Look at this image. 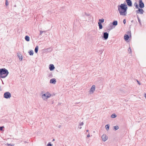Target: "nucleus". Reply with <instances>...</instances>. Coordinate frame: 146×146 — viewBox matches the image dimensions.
<instances>
[{
    "label": "nucleus",
    "mask_w": 146,
    "mask_h": 146,
    "mask_svg": "<svg viewBox=\"0 0 146 146\" xmlns=\"http://www.w3.org/2000/svg\"><path fill=\"white\" fill-rule=\"evenodd\" d=\"M127 5L130 7H131L132 6V1L131 0H126Z\"/></svg>",
    "instance_id": "obj_10"
},
{
    "label": "nucleus",
    "mask_w": 146,
    "mask_h": 146,
    "mask_svg": "<svg viewBox=\"0 0 146 146\" xmlns=\"http://www.w3.org/2000/svg\"><path fill=\"white\" fill-rule=\"evenodd\" d=\"M109 125L108 124L106 125L105 126L106 129L107 130H108L109 128Z\"/></svg>",
    "instance_id": "obj_22"
},
{
    "label": "nucleus",
    "mask_w": 146,
    "mask_h": 146,
    "mask_svg": "<svg viewBox=\"0 0 146 146\" xmlns=\"http://www.w3.org/2000/svg\"><path fill=\"white\" fill-rule=\"evenodd\" d=\"M128 51L129 53H131V49L130 47H129L128 49Z\"/></svg>",
    "instance_id": "obj_26"
},
{
    "label": "nucleus",
    "mask_w": 146,
    "mask_h": 146,
    "mask_svg": "<svg viewBox=\"0 0 146 146\" xmlns=\"http://www.w3.org/2000/svg\"><path fill=\"white\" fill-rule=\"evenodd\" d=\"M55 67L52 64H50L49 66V68L50 71H52L54 69Z\"/></svg>",
    "instance_id": "obj_11"
},
{
    "label": "nucleus",
    "mask_w": 146,
    "mask_h": 146,
    "mask_svg": "<svg viewBox=\"0 0 146 146\" xmlns=\"http://www.w3.org/2000/svg\"><path fill=\"white\" fill-rule=\"evenodd\" d=\"M4 127L3 126L0 127V130H2L3 129V128Z\"/></svg>",
    "instance_id": "obj_31"
},
{
    "label": "nucleus",
    "mask_w": 146,
    "mask_h": 146,
    "mask_svg": "<svg viewBox=\"0 0 146 146\" xmlns=\"http://www.w3.org/2000/svg\"><path fill=\"white\" fill-rule=\"evenodd\" d=\"M87 137H90V133L89 132L88 134L87 135Z\"/></svg>",
    "instance_id": "obj_32"
},
{
    "label": "nucleus",
    "mask_w": 146,
    "mask_h": 146,
    "mask_svg": "<svg viewBox=\"0 0 146 146\" xmlns=\"http://www.w3.org/2000/svg\"><path fill=\"white\" fill-rule=\"evenodd\" d=\"M3 96L5 98L8 99L11 97V95L9 92H6L4 93Z\"/></svg>",
    "instance_id": "obj_4"
},
{
    "label": "nucleus",
    "mask_w": 146,
    "mask_h": 146,
    "mask_svg": "<svg viewBox=\"0 0 146 146\" xmlns=\"http://www.w3.org/2000/svg\"><path fill=\"white\" fill-rule=\"evenodd\" d=\"M29 53L30 55H33V51L31 50L29 52Z\"/></svg>",
    "instance_id": "obj_25"
},
{
    "label": "nucleus",
    "mask_w": 146,
    "mask_h": 146,
    "mask_svg": "<svg viewBox=\"0 0 146 146\" xmlns=\"http://www.w3.org/2000/svg\"><path fill=\"white\" fill-rule=\"evenodd\" d=\"M7 145L8 146L11 145V146H13L14 145V144H9V143H7Z\"/></svg>",
    "instance_id": "obj_28"
},
{
    "label": "nucleus",
    "mask_w": 146,
    "mask_h": 146,
    "mask_svg": "<svg viewBox=\"0 0 146 146\" xmlns=\"http://www.w3.org/2000/svg\"><path fill=\"white\" fill-rule=\"evenodd\" d=\"M145 97L146 98V93L145 94Z\"/></svg>",
    "instance_id": "obj_38"
},
{
    "label": "nucleus",
    "mask_w": 146,
    "mask_h": 146,
    "mask_svg": "<svg viewBox=\"0 0 146 146\" xmlns=\"http://www.w3.org/2000/svg\"><path fill=\"white\" fill-rule=\"evenodd\" d=\"M103 37L104 38V40H107L109 34L107 32H105L103 33Z\"/></svg>",
    "instance_id": "obj_9"
},
{
    "label": "nucleus",
    "mask_w": 146,
    "mask_h": 146,
    "mask_svg": "<svg viewBox=\"0 0 146 146\" xmlns=\"http://www.w3.org/2000/svg\"><path fill=\"white\" fill-rule=\"evenodd\" d=\"M44 31H40V35H41L44 32Z\"/></svg>",
    "instance_id": "obj_30"
},
{
    "label": "nucleus",
    "mask_w": 146,
    "mask_h": 146,
    "mask_svg": "<svg viewBox=\"0 0 146 146\" xmlns=\"http://www.w3.org/2000/svg\"><path fill=\"white\" fill-rule=\"evenodd\" d=\"M144 11L141 9H139L138 10L136 11V12L137 13L142 14L143 13Z\"/></svg>",
    "instance_id": "obj_8"
},
{
    "label": "nucleus",
    "mask_w": 146,
    "mask_h": 146,
    "mask_svg": "<svg viewBox=\"0 0 146 146\" xmlns=\"http://www.w3.org/2000/svg\"><path fill=\"white\" fill-rule=\"evenodd\" d=\"M96 89V86L95 85H93L91 88L89 92L90 94H93L95 91Z\"/></svg>",
    "instance_id": "obj_5"
},
{
    "label": "nucleus",
    "mask_w": 146,
    "mask_h": 146,
    "mask_svg": "<svg viewBox=\"0 0 146 146\" xmlns=\"http://www.w3.org/2000/svg\"><path fill=\"white\" fill-rule=\"evenodd\" d=\"M25 39L27 41H29L30 40V38L28 36H25Z\"/></svg>",
    "instance_id": "obj_15"
},
{
    "label": "nucleus",
    "mask_w": 146,
    "mask_h": 146,
    "mask_svg": "<svg viewBox=\"0 0 146 146\" xmlns=\"http://www.w3.org/2000/svg\"><path fill=\"white\" fill-rule=\"evenodd\" d=\"M137 83L139 84V85H141V84L139 82V81L137 80Z\"/></svg>",
    "instance_id": "obj_35"
},
{
    "label": "nucleus",
    "mask_w": 146,
    "mask_h": 146,
    "mask_svg": "<svg viewBox=\"0 0 146 146\" xmlns=\"http://www.w3.org/2000/svg\"><path fill=\"white\" fill-rule=\"evenodd\" d=\"M137 19H138V22L139 24L140 25V26H141L142 25L141 23L140 20L139 16H137Z\"/></svg>",
    "instance_id": "obj_16"
},
{
    "label": "nucleus",
    "mask_w": 146,
    "mask_h": 146,
    "mask_svg": "<svg viewBox=\"0 0 146 146\" xmlns=\"http://www.w3.org/2000/svg\"><path fill=\"white\" fill-rule=\"evenodd\" d=\"M5 5L7 6L9 5V3L7 1V0H6Z\"/></svg>",
    "instance_id": "obj_27"
},
{
    "label": "nucleus",
    "mask_w": 146,
    "mask_h": 146,
    "mask_svg": "<svg viewBox=\"0 0 146 146\" xmlns=\"http://www.w3.org/2000/svg\"><path fill=\"white\" fill-rule=\"evenodd\" d=\"M103 52V51L102 50H101V54H102V53Z\"/></svg>",
    "instance_id": "obj_39"
},
{
    "label": "nucleus",
    "mask_w": 146,
    "mask_h": 146,
    "mask_svg": "<svg viewBox=\"0 0 146 146\" xmlns=\"http://www.w3.org/2000/svg\"><path fill=\"white\" fill-rule=\"evenodd\" d=\"M98 24L99 27L100 29H102V24L100 22H98Z\"/></svg>",
    "instance_id": "obj_18"
},
{
    "label": "nucleus",
    "mask_w": 146,
    "mask_h": 146,
    "mask_svg": "<svg viewBox=\"0 0 146 146\" xmlns=\"http://www.w3.org/2000/svg\"><path fill=\"white\" fill-rule=\"evenodd\" d=\"M88 131H89V130H86V132H88Z\"/></svg>",
    "instance_id": "obj_40"
},
{
    "label": "nucleus",
    "mask_w": 146,
    "mask_h": 146,
    "mask_svg": "<svg viewBox=\"0 0 146 146\" xmlns=\"http://www.w3.org/2000/svg\"><path fill=\"white\" fill-rule=\"evenodd\" d=\"M51 96V94L48 92H47L42 95V98L44 100H46Z\"/></svg>",
    "instance_id": "obj_3"
},
{
    "label": "nucleus",
    "mask_w": 146,
    "mask_h": 146,
    "mask_svg": "<svg viewBox=\"0 0 146 146\" xmlns=\"http://www.w3.org/2000/svg\"><path fill=\"white\" fill-rule=\"evenodd\" d=\"M79 127L80 129H81V128H82V127H79H79Z\"/></svg>",
    "instance_id": "obj_37"
},
{
    "label": "nucleus",
    "mask_w": 146,
    "mask_h": 146,
    "mask_svg": "<svg viewBox=\"0 0 146 146\" xmlns=\"http://www.w3.org/2000/svg\"><path fill=\"white\" fill-rule=\"evenodd\" d=\"M139 6L141 8H143L144 7V4L142 0H139Z\"/></svg>",
    "instance_id": "obj_6"
},
{
    "label": "nucleus",
    "mask_w": 146,
    "mask_h": 146,
    "mask_svg": "<svg viewBox=\"0 0 146 146\" xmlns=\"http://www.w3.org/2000/svg\"><path fill=\"white\" fill-rule=\"evenodd\" d=\"M84 124V123L83 122H81L80 123L79 125L80 126H82Z\"/></svg>",
    "instance_id": "obj_29"
},
{
    "label": "nucleus",
    "mask_w": 146,
    "mask_h": 146,
    "mask_svg": "<svg viewBox=\"0 0 146 146\" xmlns=\"http://www.w3.org/2000/svg\"><path fill=\"white\" fill-rule=\"evenodd\" d=\"M129 38V36L127 35H125L124 36V38L125 40L126 41Z\"/></svg>",
    "instance_id": "obj_14"
},
{
    "label": "nucleus",
    "mask_w": 146,
    "mask_h": 146,
    "mask_svg": "<svg viewBox=\"0 0 146 146\" xmlns=\"http://www.w3.org/2000/svg\"><path fill=\"white\" fill-rule=\"evenodd\" d=\"M54 141V139H53V141Z\"/></svg>",
    "instance_id": "obj_41"
},
{
    "label": "nucleus",
    "mask_w": 146,
    "mask_h": 146,
    "mask_svg": "<svg viewBox=\"0 0 146 146\" xmlns=\"http://www.w3.org/2000/svg\"><path fill=\"white\" fill-rule=\"evenodd\" d=\"M38 49V46H36L35 49V51L36 53H37Z\"/></svg>",
    "instance_id": "obj_17"
},
{
    "label": "nucleus",
    "mask_w": 146,
    "mask_h": 146,
    "mask_svg": "<svg viewBox=\"0 0 146 146\" xmlns=\"http://www.w3.org/2000/svg\"><path fill=\"white\" fill-rule=\"evenodd\" d=\"M128 7L127 5L124 3L121 4L118 6V9L120 15L125 16L127 14V10Z\"/></svg>",
    "instance_id": "obj_1"
},
{
    "label": "nucleus",
    "mask_w": 146,
    "mask_h": 146,
    "mask_svg": "<svg viewBox=\"0 0 146 146\" xmlns=\"http://www.w3.org/2000/svg\"><path fill=\"white\" fill-rule=\"evenodd\" d=\"M123 23H124V24H125V23H126V20L124 19L123 21Z\"/></svg>",
    "instance_id": "obj_34"
},
{
    "label": "nucleus",
    "mask_w": 146,
    "mask_h": 146,
    "mask_svg": "<svg viewBox=\"0 0 146 146\" xmlns=\"http://www.w3.org/2000/svg\"><path fill=\"white\" fill-rule=\"evenodd\" d=\"M113 25H117V21H114L113 22Z\"/></svg>",
    "instance_id": "obj_20"
},
{
    "label": "nucleus",
    "mask_w": 146,
    "mask_h": 146,
    "mask_svg": "<svg viewBox=\"0 0 146 146\" xmlns=\"http://www.w3.org/2000/svg\"><path fill=\"white\" fill-rule=\"evenodd\" d=\"M56 82V79L55 78H53L50 79V83L53 84H55Z\"/></svg>",
    "instance_id": "obj_12"
},
{
    "label": "nucleus",
    "mask_w": 146,
    "mask_h": 146,
    "mask_svg": "<svg viewBox=\"0 0 146 146\" xmlns=\"http://www.w3.org/2000/svg\"><path fill=\"white\" fill-rule=\"evenodd\" d=\"M9 72L5 68L0 69V78H4L8 75Z\"/></svg>",
    "instance_id": "obj_2"
},
{
    "label": "nucleus",
    "mask_w": 146,
    "mask_h": 146,
    "mask_svg": "<svg viewBox=\"0 0 146 146\" xmlns=\"http://www.w3.org/2000/svg\"><path fill=\"white\" fill-rule=\"evenodd\" d=\"M0 91H2V89H1V87L0 86Z\"/></svg>",
    "instance_id": "obj_36"
},
{
    "label": "nucleus",
    "mask_w": 146,
    "mask_h": 146,
    "mask_svg": "<svg viewBox=\"0 0 146 146\" xmlns=\"http://www.w3.org/2000/svg\"><path fill=\"white\" fill-rule=\"evenodd\" d=\"M102 141H105L107 140L108 137L106 134H103L102 136Z\"/></svg>",
    "instance_id": "obj_7"
},
{
    "label": "nucleus",
    "mask_w": 146,
    "mask_h": 146,
    "mask_svg": "<svg viewBox=\"0 0 146 146\" xmlns=\"http://www.w3.org/2000/svg\"><path fill=\"white\" fill-rule=\"evenodd\" d=\"M134 5L135 6V8H136V9H139V6H138V5H137V3H134Z\"/></svg>",
    "instance_id": "obj_24"
},
{
    "label": "nucleus",
    "mask_w": 146,
    "mask_h": 146,
    "mask_svg": "<svg viewBox=\"0 0 146 146\" xmlns=\"http://www.w3.org/2000/svg\"><path fill=\"white\" fill-rule=\"evenodd\" d=\"M17 56L19 59L21 60V61L23 59V57L21 54H18Z\"/></svg>",
    "instance_id": "obj_13"
},
{
    "label": "nucleus",
    "mask_w": 146,
    "mask_h": 146,
    "mask_svg": "<svg viewBox=\"0 0 146 146\" xmlns=\"http://www.w3.org/2000/svg\"><path fill=\"white\" fill-rule=\"evenodd\" d=\"M46 146H52V145L50 143H48Z\"/></svg>",
    "instance_id": "obj_33"
},
{
    "label": "nucleus",
    "mask_w": 146,
    "mask_h": 146,
    "mask_svg": "<svg viewBox=\"0 0 146 146\" xmlns=\"http://www.w3.org/2000/svg\"><path fill=\"white\" fill-rule=\"evenodd\" d=\"M116 116H117V115H116V114L115 113H113L111 115V117L112 118H115L116 117Z\"/></svg>",
    "instance_id": "obj_19"
},
{
    "label": "nucleus",
    "mask_w": 146,
    "mask_h": 146,
    "mask_svg": "<svg viewBox=\"0 0 146 146\" xmlns=\"http://www.w3.org/2000/svg\"><path fill=\"white\" fill-rule=\"evenodd\" d=\"M113 128L114 129L115 131L118 129L119 128L118 126L117 125L114 126Z\"/></svg>",
    "instance_id": "obj_21"
},
{
    "label": "nucleus",
    "mask_w": 146,
    "mask_h": 146,
    "mask_svg": "<svg viewBox=\"0 0 146 146\" xmlns=\"http://www.w3.org/2000/svg\"><path fill=\"white\" fill-rule=\"evenodd\" d=\"M99 22H100L101 23H103L104 22V19H100L99 20Z\"/></svg>",
    "instance_id": "obj_23"
}]
</instances>
